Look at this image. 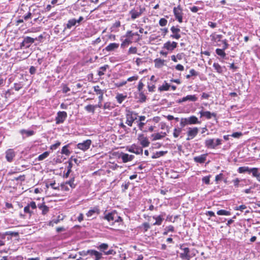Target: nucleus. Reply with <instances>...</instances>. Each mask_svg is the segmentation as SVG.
I'll use <instances>...</instances> for the list:
<instances>
[{
	"label": "nucleus",
	"instance_id": "nucleus-1",
	"mask_svg": "<svg viewBox=\"0 0 260 260\" xmlns=\"http://www.w3.org/2000/svg\"><path fill=\"white\" fill-rule=\"evenodd\" d=\"M145 11V8L144 7L139 6V7L132 9L129 11V14L131 15V19L135 20L140 17Z\"/></svg>",
	"mask_w": 260,
	"mask_h": 260
},
{
	"label": "nucleus",
	"instance_id": "nucleus-2",
	"mask_svg": "<svg viewBox=\"0 0 260 260\" xmlns=\"http://www.w3.org/2000/svg\"><path fill=\"white\" fill-rule=\"evenodd\" d=\"M222 143V140L217 139L215 140L214 139H209L205 140V146L210 149H214L217 146L221 145Z\"/></svg>",
	"mask_w": 260,
	"mask_h": 260
},
{
	"label": "nucleus",
	"instance_id": "nucleus-3",
	"mask_svg": "<svg viewBox=\"0 0 260 260\" xmlns=\"http://www.w3.org/2000/svg\"><path fill=\"white\" fill-rule=\"evenodd\" d=\"M173 13L175 16L176 20H177L179 23L183 22V10L180 6L179 5L177 7H175L173 8Z\"/></svg>",
	"mask_w": 260,
	"mask_h": 260
},
{
	"label": "nucleus",
	"instance_id": "nucleus-4",
	"mask_svg": "<svg viewBox=\"0 0 260 260\" xmlns=\"http://www.w3.org/2000/svg\"><path fill=\"white\" fill-rule=\"evenodd\" d=\"M23 40L20 44V48L21 49L23 48H28L35 42L34 38L31 37L26 36L23 37Z\"/></svg>",
	"mask_w": 260,
	"mask_h": 260
},
{
	"label": "nucleus",
	"instance_id": "nucleus-5",
	"mask_svg": "<svg viewBox=\"0 0 260 260\" xmlns=\"http://www.w3.org/2000/svg\"><path fill=\"white\" fill-rule=\"evenodd\" d=\"M67 113L65 111H59L55 117V123L56 124L62 123L67 118Z\"/></svg>",
	"mask_w": 260,
	"mask_h": 260
},
{
	"label": "nucleus",
	"instance_id": "nucleus-6",
	"mask_svg": "<svg viewBox=\"0 0 260 260\" xmlns=\"http://www.w3.org/2000/svg\"><path fill=\"white\" fill-rule=\"evenodd\" d=\"M199 129L197 127H189L187 132V137L186 140L189 141L193 139L198 134Z\"/></svg>",
	"mask_w": 260,
	"mask_h": 260
},
{
	"label": "nucleus",
	"instance_id": "nucleus-7",
	"mask_svg": "<svg viewBox=\"0 0 260 260\" xmlns=\"http://www.w3.org/2000/svg\"><path fill=\"white\" fill-rule=\"evenodd\" d=\"M18 235L17 232H6L3 234H0V240L5 241V239H7L8 241H9L12 236L16 237Z\"/></svg>",
	"mask_w": 260,
	"mask_h": 260
},
{
	"label": "nucleus",
	"instance_id": "nucleus-8",
	"mask_svg": "<svg viewBox=\"0 0 260 260\" xmlns=\"http://www.w3.org/2000/svg\"><path fill=\"white\" fill-rule=\"evenodd\" d=\"M91 144V141L90 140H86L82 143H78L77 144V148L83 151H86L89 148Z\"/></svg>",
	"mask_w": 260,
	"mask_h": 260
},
{
	"label": "nucleus",
	"instance_id": "nucleus-9",
	"mask_svg": "<svg viewBox=\"0 0 260 260\" xmlns=\"http://www.w3.org/2000/svg\"><path fill=\"white\" fill-rule=\"evenodd\" d=\"M180 248L183 251V252L180 254V257L183 259L189 260L191 257L189 254V249L188 247L183 248L182 246Z\"/></svg>",
	"mask_w": 260,
	"mask_h": 260
},
{
	"label": "nucleus",
	"instance_id": "nucleus-10",
	"mask_svg": "<svg viewBox=\"0 0 260 260\" xmlns=\"http://www.w3.org/2000/svg\"><path fill=\"white\" fill-rule=\"evenodd\" d=\"M177 43L176 42H172L169 41L164 44L163 48L167 49L168 51H172L177 47Z\"/></svg>",
	"mask_w": 260,
	"mask_h": 260
},
{
	"label": "nucleus",
	"instance_id": "nucleus-11",
	"mask_svg": "<svg viewBox=\"0 0 260 260\" xmlns=\"http://www.w3.org/2000/svg\"><path fill=\"white\" fill-rule=\"evenodd\" d=\"M171 31L173 34L170 36L171 38L179 40L181 38V35L179 34L180 31V28L173 26L171 28Z\"/></svg>",
	"mask_w": 260,
	"mask_h": 260
},
{
	"label": "nucleus",
	"instance_id": "nucleus-12",
	"mask_svg": "<svg viewBox=\"0 0 260 260\" xmlns=\"http://www.w3.org/2000/svg\"><path fill=\"white\" fill-rule=\"evenodd\" d=\"M127 150L136 154H142L143 153V149L135 144L132 145L129 148H127Z\"/></svg>",
	"mask_w": 260,
	"mask_h": 260
},
{
	"label": "nucleus",
	"instance_id": "nucleus-13",
	"mask_svg": "<svg viewBox=\"0 0 260 260\" xmlns=\"http://www.w3.org/2000/svg\"><path fill=\"white\" fill-rule=\"evenodd\" d=\"M116 211H113L105 215L103 217V219L107 220L109 222H111V225H113L115 219Z\"/></svg>",
	"mask_w": 260,
	"mask_h": 260
},
{
	"label": "nucleus",
	"instance_id": "nucleus-14",
	"mask_svg": "<svg viewBox=\"0 0 260 260\" xmlns=\"http://www.w3.org/2000/svg\"><path fill=\"white\" fill-rule=\"evenodd\" d=\"M138 139L140 141L141 145L143 147H148L150 144L148 139L144 137L143 134H139L138 135Z\"/></svg>",
	"mask_w": 260,
	"mask_h": 260
},
{
	"label": "nucleus",
	"instance_id": "nucleus-15",
	"mask_svg": "<svg viewBox=\"0 0 260 260\" xmlns=\"http://www.w3.org/2000/svg\"><path fill=\"white\" fill-rule=\"evenodd\" d=\"M138 114L134 111H127L126 114V119L133 122L137 119Z\"/></svg>",
	"mask_w": 260,
	"mask_h": 260
},
{
	"label": "nucleus",
	"instance_id": "nucleus-16",
	"mask_svg": "<svg viewBox=\"0 0 260 260\" xmlns=\"http://www.w3.org/2000/svg\"><path fill=\"white\" fill-rule=\"evenodd\" d=\"M15 156V153L13 149H9L6 152V158L8 161L12 162Z\"/></svg>",
	"mask_w": 260,
	"mask_h": 260
},
{
	"label": "nucleus",
	"instance_id": "nucleus-17",
	"mask_svg": "<svg viewBox=\"0 0 260 260\" xmlns=\"http://www.w3.org/2000/svg\"><path fill=\"white\" fill-rule=\"evenodd\" d=\"M120 157L122 160V161L125 163L132 160L134 158L135 156L133 155H129L127 153H122L121 154Z\"/></svg>",
	"mask_w": 260,
	"mask_h": 260
},
{
	"label": "nucleus",
	"instance_id": "nucleus-18",
	"mask_svg": "<svg viewBox=\"0 0 260 260\" xmlns=\"http://www.w3.org/2000/svg\"><path fill=\"white\" fill-rule=\"evenodd\" d=\"M100 213V210L98 206L94 207L93 208L90 209L87 213H86V215L88 217H91L94 214H96L97 215Z\"/></svg>",
	"mask_w": 260,
	"mask_h": 260
},
{
	"label": "nucleus",
	"instance_id": "nucleus-19",
	"mask_svg": "<svg viewBox=\"0 0 260 260\" xmlns=\"http://www.w3.org/2000/svg\"><path fill=\"white\" fill-rule=\"evenodd\" d=\"M119 44L118 43H110L104 49V50L108 52H111L117 49L119 47Z\"/></svg>",
	"mask_w": 260,
	"mask_h": 260
},
{
	"label": "nucleus",
	"instance_id": "nucleus-20",
	"mask_svg": "<svg viewBox=\"0 0 260 260\" xmlns=\"http://www.w3.org/2000/svg\"><path fill=\"white\" fill-rule=\"evenodd\" d=\"M207 154H202L200 156H196L193 158V160L195 162L200 164L204 163L206 160Z\"/></svg>",
	"mask_w": 260,
	"mask_h": 260
},
{
	"label": "nucleus",
	"instance_id": "nucleus-21",
	"mask_svg": "<svg viewBox=\"0 0 260 260\" xmlns=\"http://www.w3.org/2000/svg\"><path fill=\"white\" fill-rule=\"evenodd\" d=\"M200 114L201 115V116H205L206 117L207 119H210L211 118L212 116L214 117H216V114L215 113H211L209 111H201L200 112Z\"/></svg>",
	"mask_w": 260,
	"mask_h": 260
},
{
	"label": "nucleus",
	"instance_id": "nucleus-22",
	"mask_svg": "<svg viewBox=\"0 0 260 260\" xmlns=\"http://www.w3.org/2000/svg\"><path fill=\"white\" fill-rule=\"evenodd\" d=\"M251 171L252 177L255 178L257 181L260 182V173L258 172V168H252Z\"/></svg>",
	"mask_w": 260,
	"mask_h": 260
},
{
	"label": "nucleus",
	"instance_id": "nucleus-23",
	"mask_svg": "<svg viewBox=\"0 0 260 260\" xmlns=\"http://www.w3.org/2000/svg\"><path fill=\"white\" fill-rule=\"evenodd\" d=\"M152 218L155 220V222L153 223V225H160L161 224L164 220V215L161 214L158 216H153Z\"/></svg>",
	"mask_w": 260,
	"mask_h": 260
},
{
	"label": "nucleus",
	"instance_id": "nucleus-24",
	"mask_svg": "<svg viewBox=\"0 0 260 260\" xmlns=\"http://www.w3.org/2000/svg\"><path fill=\"white\" fill-rule=\"evenodd\" d=\"M188 123L189 124H200L201 121L198 120V118L195 116H191L187 117Z\"/></svg>",
	"mask_w": 260,
	"mask_h": 260
},
{
	"label": "nucleus",
	"instance_id": "nucleus-25",
	"mask_svg": "<svg viewBox=\"0 0 260 260\" xmlns=\"http://www.w3.org/2000/svg\"><path fill=\"white\" fill-rule=\"evenodd\" d=\"M210 38L213 42L217 43L221 41L222 36L221 35H216L215 33H213L210 35Z\"/></svg>",
	"mask_w": 260,
	"mask_h": 260
},
{
	"label": "nucleus",
	"instance_id": "nucleus-26",
	"mask_svg": "<svg viewBox=\"0 0 260 260\" xmlns=\"http://www.w3.org/2000/svg\"><path fill=\"white\" fill-rule=\"evenodd\" d=\"M38 207L42 210V213L43 215L46 214L49 211V207L44 204V203L39 204Z\"/></svg>",
	"mask_w": 260,
	"mask_h": 260
},
{
	"label": "nucleus",
	"instance_id": "nucleus-27",
	"mask_svg": "<svg viewBox=\"0 0 260 260\" xmlns=\"http://www.w3.org/2000/svg\"><path fill=\"white\" fill-rule=\"evenodd\" d=\"M76 21L75 19H70L67 24H66V26L64 27L63 31H64L66 29H71L73 26H74L76 24Z\"/></svg>",
	"mask_w": 260,
	"mask_h": 260
},
{
	"label": "nucleus",
	"instance_id": "nucleus-28",
	"mask_svg": "<svg viewBox=\"0 0 260 260\" xmlns=\"http://www.w3.org/2000/svg\"><path fill=\"white\" fill-rule=\"evenodd\" d=\"M198 100V98L196 95H187V96L183 97L182 98V101H191V102H196Z\"/></svg>",
	"mask_w": 260,
	"mask_h": 260
},
{
	"label": "nucleus",
	"instance_id": "nucleus-29",
	"mask_svg": "<svg viewBox=\"0 0 260 260\" xmlns=\"http://www.w3.org/2000/svg\"><path fill=\"white\" fill-rule=\"evenodd\" d=\"M109 68V66L108 64H105L104 66L101 67L99 68V70L98 71V75L99 76H102L104 75L105 72Z\"/></svg>",
	"mask_w": 260,
	"mask_h": 260
},
{
	"label": "nucleus",
	"instance_id": "nucleus-30",
	"mask_svg": "<svg viewBox=\"0 0 260 260\" xmlns=\"http://www.w3.org/2000/svg\"><path fill=\"white\" fill-rule=\"evenodd\" d=\"M155 67L160 68L164 65L165 60L160 58H156L154 60Z\"/></svg>",
	"mask_w": 260,
	"mask_h": 260
},
{
	"label": "nucleus",
	"instance_id": "nucleus-31",
	"mask_svg": "<svg viewBox=\"0 0 260 260\" xmlns=\"http://www.w3.org/2000/svg\"><path fill=\"white\" fill-rule=\"evenodd\" d=\"M252 168H249L248 167H241L238 169V172L239 173H244L248 172L249 174L251 173Z\"/></svg>",
	"mask_w": 260,
	"mask_h": 260
},
{
	"label": "nucleus",
	"instance_id": "nucleus-32",
	"mask_svg": "<svg viewBox=\"0 0 260 260\" xmlns=\"http://www.w3.org/2000/svg\"><path fill=\"white\" fill-rule=\"evenodd\" d=\"M224 50H225L223 49V48H222V49L217 48L215 50V52L221 58L224 59V58H225V57L226 56V53H225Z\"/></svg>",
	"mask_w": 260,
	"mask_h": 260
},
{
	"label": "nucleus",
	"instance_id": "nucleus-33",
	"mask_svg": "<svg viewBox=\"0 0 260 260\" xmlns=\"http://www.w3.org/2000/svg\"><path fill=\"white\" fill-rule=\"evenodd\" d=\"M20 133L22 135H25L26 137H29L32 136L34 134L35 132L34 131L32 130L21 129L20 131Z\"/></svg>",
	"mask_w": 260,
	"mask_h": 260
},
{
	"label": "nucleus",
	"instance_id": "nucleus-34",
	"mask_svg": "<svg viewBox=\"0 0 260 260\" xmlns=\"http://www.w3.org/2000/svg\"><path fill=\"white\" fill-rule=\"evenodd\" d=\"M126 97V95H124L121 93H118L115 98L119 104H121Z\"/></svg>",
	"mask_w": 260,
	"mask_h": 260
},
{
	"label": "nucleus",
	"instance_id": "nucleus-35",
	"mask_svg": "<svg viewBox=\"0 0 260 260\" xmlns=\"http://www.w3.org/2000/svg\"><path fill=\"white\" fill-rule=\"evenodd\" d=\"M213 67L218 73H222L223 68L218 63L214 62L213 64Z\"/></svg>",
	"mask_w": 260,
	"mask_h": 260
},
{
	"label": "nucleus",
	"instance_id": "nucleus-36",
	"mask_svg": "<svg viewBox=\"0 0 260 260\" xmlns=\"http://www.w3.org/2000/svg\"><path fill=\"white\" fill-rule=\"evenodd\" d=\"M170 85L165 81V84L158 87V90L160 91H167L169 89Z\"/></svg>",
	"mask_w": 260,
	"mask_h": 260
},
{
	"label": "nucleus",
	"instance_id": "nucleus-37",
	"mask_svg": "<svg viewBox=\"0 0 260 260\" xmlns=\"http://www.w3.org/2000/svg\"><path fill=\"white\" fill-rule=\"evenodd\" d=\"M167 153V151H157L155 153H154L151 157L153 159L157 158L159 157L160 156L164 155Z\"/></svg>",
	"mask_w": 260,
	"mask_h": 260
},
{
	"label": "nucleus",
	"instance_id": "nucleus-38",
	"mask_svg": "<svg viewBox=\"0 0 260 260\" xmlns=\"http://www.w3.org/2000/svg\"><path fill=\"white\" fill-rule=\"evenodd\" d=\"M95 107L92 105H88L85 107V110L89 113H94L95 112Z\"/></svg>",
	"mask_w": 260,
	"mask_h": 260
},
{
	"label": "nucleus",
	"instance_id": "nucleus-39",
	"mask_svg": "<svg viewBox=\"0 0 260 260\" xmlns=\"http://www.w3.org/2000/svg\"><path fill=\"white\" fill-rule=\"evenodd\" d=\"M108 247L109 245L108 244L102 243L98 247V248L101 251L103 252L104 253L106 251V250L108 249Z\"/></svg>",
	"mask_w": 260,
	"mask_h": 260
},
{
	"label": "nucleus",
	"instance_id": "nucleus-40",
	"mask_svg": "<svg viewBox=\"0 0 260 260\" xmlns=\"http://www.w3.org/2000/svg\"><path fill=\"white\" fill-rule=\"evenodd\" d=\"M49 155V152L48 151H45L42 154L39 155V156L37 158L38 160L41 161L43 160L46 158H47Z\"/></svg>",
	"mask_w": 260,
	"mask_h": 260
},
{
	"label": "nucleus",
	"instance_id": "nucleus-41",
	"mask_svg": "<svg viewBox=\"0 0 260 260\" xmlns=\"http://www.w3.org/2000/svg\"><path fill=\"white\" fill-rule=\"evenodd\" d=\"M138 99H139L138 101L140 103H144L146 101V96L145 95V94L144 93V92L141 91V92H140L139 93Z\"/></svg>",
	"mask_w": 260,
	"mask_h": 260
},
{
	"label": "nucleus",
	"instance_id": "nucleus-42",
	"mask_svg": "<svg viewBox=\"0 0 260 260\" xmlns=\"http://www.w3.org/2000/svg\"><path fill=\"white\" fill-rule=\"evenodd\" d=\"M166 133H164V135H161L159 133L153 134L151 135L152 138V141H155L157 140H159L165 137Z\"/></svg>",
	"mask_w": 260,
	"mask_h": 260
},
{
	"label": "nucleus",
	"instance_id": "nucleus-43",
	"mask_svg": "<svg viewBox=\"0 0 260 260\" xmlns=\"http://www.w3.org/2000/svg\"><path fill=\"white\" fill-rule=\"evenodd\" d=\"M94 91L96 92V94L100 95L104 94V92L103 90H102L99 85H96L93 87Z\"/></svg>",
	"mask_w": 260,
	"mask_h": 260
},
{
	"label": "nucleus",
	"instance_id": "nucleus-44",
	"mask_svg": "<svg viewBox=\"0 0 260 260\" xmlns=\"http://www.w3.org/2000/svg\"><path fill=\"white\" fill-rule=\"evenodd\" d=\"M132 41L129 39H125L121 43V48H125V47L127 46L129 44L132 43Z\"/></svg>",
	"mask_w": 260,
	"mask_h": 260
},
{
	"label": "nucleus",
	"instance_id": "nucleus-45",
	"mask_svg": "<svg viewBox=\"0 0 260 260\" xmlns=\"http://www.w3.org/2000/svg\"><path fill=\"white\" fill-rule=\"evenodd\" d=\"M189 74L186 76L187 79H189L191 76H197L199 75V73L194 69H191L189 71Z\"/></svg>",
	"mask_w": 260,
	"mask_h": 260
},
{
	"label": "nucleus",
	"instance_id": "nucleus-46",
	"mask_svg": "<svg viewBox=\"0 0 260 260\" xmlns=\"http://www.w3.org/2000/svg\"><path fill=\"white\" fill-rule=\"evenodd\" d=\"M68 145L64 146L61 149V153L69 156L71 153L70 150L68 149Z\"/></svg>",
	"mask_w": 260,
	"mask_h": 260
},
{
	"label": "nucleus",
	"instance_id": "nucleus-47",
	"mask_svg": "<svg viewBox=\"0 0 260 260\" xmlns=\"http://www.w3.org/2000/svg\"><path fill=\"white\" fill-rule=\"evenodd\" d=\"M140 228L143 229L144 232H147L148 229L150 228V224L148 222L143 223Z\"/></svg>",
	"mask_w": 260,
	"mask_h": 260
},
{
	"label": "nucleus",
	"instance_id": "nucleus-48",
	"mask_svg": "<svg viewBox=\"0 0 260 260\" xmlns=\"http://www.w3.org/2000/svg\"><path fill=\"white\" fill-rule=\"evenodd\" d=\"M217 214L219 215H230L231 212L225 210H220L217 212Z\"/></svg>",
	"mask_w": 260,
	"mask_h": 260
},
{
	"label": "nucleus",
	"instance_id": "nucleus-49",
	"mask_svg": "<svg viewBox=\"0 0 260 260\" xmlns=\"http://www.w3.org/2000/svg\"><path fill=\"white\" fill-rule=\"evenodd\" d=\"M63 220V218L61 217L60 215H59L56 218H54L50 221V224L53 225L54 224H57L60 220Z\"/></svg>",
	"mask_w": 260,
	"mask_h": 260
},
{
	"label": "nucleus",
	"instance_id": "nucleus-50",
	"mask_svg": "<svg viewBox=\"0 0 260 260\" xmlns=\"http://www.w3.org/2000/svg\"><path fill=\"white\" fill-rule=\"evenodd\" d=\"M55 182L54 181L53 182L50 183L49 184L46 183V188H48L50 186V187H51L54 189L59 190V186H55Z\"/></svg>",
	"mask_w": 260,
	"mask_h": 260
},
{
	"label": "nucleus",
	"instance_id": "nucleus-51",
	"mask_svg": "<svg viewBox=\"0 0 260 260\" xmlns=\"http://www.w3.org/2000/svg\"><path fill=\"white\" fill-rule=\"evenodd\" d=\"M74 178H72L69 181H67L66 183L69 185L71 188H74L76 187V184L74 183Z\"/></svg>",
	"mask_w": 260,
	"mask_h": 260
},
{
	"label": "nucleus",
	"instance_id": "nucleus-52",
	"mask_svg": "<svg viewBox=\"0 0 260 260\" xmlns=\"http://www.w3.org/2000/svg\"><path fill=\"white\" fill-rule=\"evenodd\" d=\"M180 124L182 127H183L185 125L189 124L188 123L187 118H181Z\"/></svg>",
	"mask_w": 260,
	"mask_h": 260
},
{
	"label": "nucleus",
	"instance_id": "nucleus-53",
	"mask_svg": "<svg viewBox=\"0 0 260 260\" xmlns=\"http://www.w3.org/2000/svg\"><path fill=\"white\" fill-rule=\"evenodd\" d=\"M93 256H95L94 260H100L102 257V253L95 250Z\"/></svg>",
	"mask_w": 260,
	"mask_h": 260
},
{
	"label": "nucleus",
	"instance_id": "nucleus-54",
	"mask_svg": "<svg viewBox=\"0 0 260 260\" xmlns=\"http://www.w3.org/2000/svg\"><path fill=\"white\" fill-rule=\"evenodd\" d=\"M181 132V129L180 128H178V129L175 128L174 129L173 136L175 138H177L179 136Z\"/></svg>",
	"mask_w": 260,
	"mask_h": 260
},
{
	"label": "nucleus",
	"instance_id": "nucleus-55",
	"mask_svg": "<svg viewBox=\"0 0 260 260\" xmlns=\"http://www.w3.org/2000/svg\"><path fill=\"white\" fill-rule=\"evenodd\" d=\"M210 175H209V176H205V177H204L203 178H202V181L203 183H204L205 184H210Z\"/></svg>",
	"mask_w": 260,
	"mask_h": 260
},
{
	"label": "nucleus",
	"instance_id": "nucleus-56",
	"mask_svg": "<svg viewBox=\"0 0 260 260\" xmlns=\"http://www.w3.org/2000/svg\"><path fill=\"white\" fill-rule=\"evenodd\" d=\"M168 21L165 18H161L159 21V24L161 26H165L167 25Z\"/></svg>",
	"mask_w": 260,
	"mask_h": 260
},
{
	"label": "nucleus",
	"instance_id": "nucleus-57",
	"mask_svg": "<svg viewBox=\"0 0 260 260\" xmlns=\"http://www.w3.org/2000/svg\"><path fill=\"white\" fill-rule=\"evenodd\" d=\"M243 134L241 132H235L231 135V136L235 138H239Z\"/></svg>",
	"mask_w": 260,
	"mask_h": 260
},
{
	"label": "nucleus",
	"instance_id": "nucleus-58",
	"mask_svg": "<svg viewBox=\"0 0 260 260\" xmlns=\"http://www.w3.org/2000/svg\"><path fill=\"white\" fill-rule=\"evenodd\" d=\"M247 207L245 205H242L239 206H236L235 207V210H240L241 211H243L244 210L246 209Z\"/></svg>",
	"mask_w": 260,
	"mask_h": 260
},
{
	"label": "nucleus",
	"instance_id": "nucleus-59",
	"mask_svg": "<svg viewBox=\"0 0 260 260\" xmlns=\"http://www.w3.org/2000/svg\"><path fill=\"white\" fill-rule=\"evenodd\" d=\"M137 52V49L135 47H131L129 48L128 53L129 54H136Z\"/></svg>",
	"mask_w": 260,
	"mask_h": 260
},
{
	"label": "nucleus",
	"instance_id": "nucleus-60",
	"mask_svg": "<svg viewBox=\"0 0 260 260\" xmlns=\"http://www.w3.org/2000/svg\"><path fill=\"white\" fill-rule=\"evenodd\" d=\"M61 143L59 141L56 142L54 144L50 146V149L55 150L60 145Z\"/></svg>",
	"mask_w": 260,
	"mask_h": 260
},
{
	"label": "nucleus",
	"instance_id": "nucleus-61",
	"mask_svg": "<svg viewBox=\"0 0 260 260\" xmlns=\"http://www.w3.org/2000/svg\"><path fill=\"white\" fill-rule=\"evenodd\" d=\"M138 78H139V77L138 75H135L134 76L128 78L126 81L127 82H132L134 81H136L138 79Z\"/></svg>",
	"mask_w": 260,
	"mask_h": 260
},
{
	"label": "nucleus",
	"instance_id": "nucleus-62",
	"mask_svg": "<svg viewBox=\"0 0 260 260\" xmlns=\"http://www.w3.org/2000/svg\"><path fill=\"white\" fill-rule=\"evenodd\" d=\"M122 218L119 216L117 213L116 212V213H115V221H114V223L115 222H122Z\"/></svg>",
	"mask_w": 260,
	"mask_h": 260
},
{
	"label": "nucleus",
	"instance_id": "nucleus-63",
	"mask_svg": "<svg viewBox=\"0 0 260 260\" xmlns=\"http://www.w3.org/2000/svg\"><path fill=\"white\" fill-rule=\"evenodd\" d=\"M60 188L62 190L69 191V188L68 187L67 184L64 183L60 185Z\"/></svg>",
	"mask_w": 260,
	"mask_h": 260
},
{
	"label": "nucleus",
	"instance_id": "nucleus-64",
	"mask_svg": "<svg viewBox=\"0 0 260 260\" xmlns=\"http://www.w3.org/2000/svg\"><path fill=\"white\" fill-rule=\"evenodd\" d=\"M222 43L223 44L222 48L224 50H226L229 47V44L228 43V41L226 39H224L221 41Z\"/></svg>",
	"mask_w": 260,
	"mask_h": 260
}]
</instances>
